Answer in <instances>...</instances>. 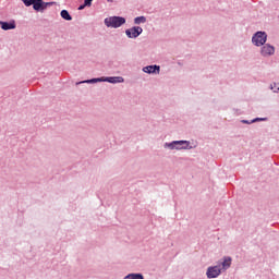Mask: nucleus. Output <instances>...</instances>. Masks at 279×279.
<instances>
[{"instance_id": "obj_1", "label": "nucleus", "mask_w": 279, "mask_h": 279, "mask_svg": "<svg viewBox=\"0 0 279 279\" xmlns=\"http://www.w3.org/2000/svg\"><path fill=\"white\" fill-rule=\"evenodd\" d=\"M104 23L106 27H111L112 29H119V27H123V25L128 23V20L120 15H112V16L106 17L104 20Z\"/></svg>"}, {"instance_id": "obj_2", "label": "nucleus", "mask_w": 279, "mask_h": 279, "mask_svg": "<svg viewBox=\"0 0 279 279\" xmlns=\"http://www.w3.org/2000/svg\"><path fill=\"white\" fill-rule=\"evenodd\" d=\"M267 38H268L267 32L257 31L252 36V44L255 47H262L263 45H265L267 43Z\"/></svg>"}, {"instance_id": "obj_3", "label": "nucleus", "mask_w": 279, "mask_h": 279, "mask_svg": "<svg viewBox=\"0 0 279 279\" xmlns=\"http://www.w3.org/2000/svg\"><path fill=\"white\" fill-rule=\"evenodd\" d=\"M260 56H263V58H271V56H274V53H276V47H274V45L271 44H265L263 46H260Z\"/></svg>"}, {"instance_id": "obj_4", "label": "nucleus", "mask_w": 279, "mask_h": 279, "mask_svg": "<svg viewBox=\"0 0 279 279\" xmlns=\"http://www.w3.org/2000/svg\"><path fill=\"white\" fill-rule=\"evenodd\" d=\"M206 276L208 279L219 278V276H221V265L209 266Z\"/></svg>"}, {"instance_id": "obj_5", "label": "nucleus", "mask_w": 279, "mask_h": 279, "mask_svg": "<svg viewBox=\"0 0 279 279\" xmlns=\"http://www.w3.org/2000/svg\"><path fill=\"white\" fill-rule=\"evenodd\" d=\"M141 34H143V27L141 26H133L131 28L125 29V35L132 39L138 38Z\"/></svg>"}, {"instance_id": "obj_6", "label": "nucleus", "mask_w": 279, "mask_h": 279, "mask_svg": "<svg viewBox=\"0 0 279 279\" xmlns=\"http://www.w3.org/2000/svg\"><path fill=\"white\" fill-rule=\"evenodd\" d=\"M143 73H147V75H158L160 74V65L151 64L146 65L142 69Z\"/></svg>"}, {"instance_id": "obj_7", "label": "nucleus", "mask_w": 279, "mask_h": 279, "mask_svg": "<svg viewBox=\"0 0 279 279\" xmlns=\"http://www.w3.org/2000/svg\"><path fill=\"white\" fill-rule=\"evenodd\" d=\"M0 27L3 32H10V29H16V21H0Z\"/></svg>"}, {"instance_id": "obj_8", "label": "nucleus", "mask_w": 279, "mask_h": 279, "mask_svg": "<svg viewBox=\"0 0 279 279\" xmlns=\"http://www.w3.org/2000/svg\"><path fill=\"white\" fill-rule=\"evenodd\" d=\"M104 81L108 82V84H123L125 78L123 76H104Z\"/></svg>"}, {"instance_id": "obj_9", "label": "nucleus", "mask_w": 279, "mask_h": 279, "mask_svg": "<svg viewBox=\"0 0 279 279\" xmlns=\"http://www.w3.org/2000/svg\"><path fill=\"white\" fill-rule=\"evenodd\" d=\"M182 149H193V146H191V142L186 140H178L177 150H182Z\"/></svg>"}, {"instance_id": "obj_10", "label": "nucleus", "mask_w": 279, "mask_h": 279, "mask_svg": "<svg viewBox=\"0 0 279 279\" xmlns=\"http://www.w3.org/2000/svg\"><path fill=\"white\" fill-rule=\"evenodd\" d=\"M104 81V76L100 77H93V78H87L81 82H76V86H80V84H99Z\"/></svg>"}, {"instance_id": "obj_11", "label": "nucleus", "mask_w": 279, "mask_h": 279, "mask_svg": "<svg viewBox=\"0 0 279 279\" xmlns=\"http://www.w3.org/2000/svg\"><path fill=\"white\" fill-rule=\"evenodd\" d=\"M33 10L35 12H45V0H35L33 2Z\"/></svg>"}, {"instance_id": "obj_12", "label": "nucleus", "mask_w": 279, "mask_h": 279, "mask_svg": "<svg viewBox=\"0 0 279 279\" xmlns=\"http://www.w3.org/2000/svg\"><path fill=\"white\" fill-rule=\"evenodd\" d=\"M123 279H145L143 272H130Z\"/></svg>"}, {"instance_id": "obj_13", "label": "nucleus", "mask_w": 279, "mask_h": 279, "mask_svg": "<svg viewBox=\"0 0 279 279\" xmlns=\"http://www.w3.org/2000/svg\"><path fill=\"white\" fill-rule=\"evenodd\" d=\"M231 265H232V257L225 256L223 262L221 263L222 269H230Z\"/></svg>"}, {"instance_id": "obj_14", "label": "nucleus", "mask_w": 279, "mask_h": 279, "mask_svg": "<svg viewBox=\"0 0 279 279\" xmlns=\"http://www.w3.org/2000/svg\"><path fill=\"white\" fill-rule=\"evenodd\" d=\"M60 16L61 19H63V21H73V16L71 15V13H69V10H61Z\"/></svg>"}, {"instance_id": "obj_15", "label": "nucleus", "mask_w": 279, "mask_h": 279, "mask_svg": "<svg viewBox=\"0 0 279 279\" xmlns=\"http://www.w3.org/2000/svg\"><path fill=\"white\" fill-rule=\"evenodd\" d=\"M177 146H178V141L166 142V143L163 144L165 149H171V150H173V149H177Z\"/></svg>"}, {"instance_id": "obj_16", "label": "nucleus", "mask_w": 279, "mask_h": 279, "mask_svg": "<svg viewBox=\"0 0 279 279\" xmlns=\"http://www.w3.org/2000/svg\"><path fill=\"white\" fill-rule=\"evenodd\" d=\"M141 23H147V17H145V15L136 16L134 19V24L135 25H141Z\"/></svg>"}, {"instance_id": "obj_17", "label": "nucleus", "mask_w": 279, "mask_h": 279, "mask_svg": "<svg viewBox=\"0 0 279 279\" xmlns=\"http://www.w3.org/2000/svg\"><path fill=\"white\" fill-rule=\"evenodd\" d=\"M21 1H22V3H24V5L26 8H32V5L34 7V1L35 0H21Z\"/></svg>"}, {"instance_id": "obj_18", "label": "nucleus", "mask_w": 279, "mask_h": 279, "mask_svg": "<svg viewBox=\"0 0 279 279\" xmlns=\"http://www.w3.org/2000/svg\"><path fill=\"white\" fill-rule=\"evenodd\" d=\"M56 1L45 2L44 1V11L47 10V8H51V5H56Z\"/></svg>"}, {"instance_id": "obj_19", "label": "nucleus", "mask_w": 279, "mask_h": 279, "mask_svg": "<svg viewBox=\"0 0 279 279\" xmlns=\"http://www.w3.org/2000/svg\"><path fill=\"white\" fill-rule=\"evenodd\" d=\"M276 86H278V84L274 83V84H270L269 88L274 93H279V87L276 88Z\"/></svg>"}, {"instance_id": "obj_20", "label": "nucleus", "mask_w": 279, "mask_h": 279, "mask_svg": "<svg viewBox=\"0 0 279 279\" xmlns=\"http://www.w3.org/2000/svg\"><path fill=\"white\" fill-rule=\"evenodd\" d=\"M258 121H267V118H254L251 120V123H258Z\"/></svg>"}, {"instance_id": "obj_21", "label": "nucleus", "mask_w": 279, "mask_h": 279, "mask_svg": "<svg viewBox=\"0 0 279 279\" xmlns=\"http://www.w3.org/2000/svg\"><path fill=\"white\" fill-rule=\"evenodd\" d=\"M86 8H88V5L83 2L81 5H78L77 10L82 11V10H85Z\"/></svg>"}, {"instance_id": "obj_22", "label": "nucleus", "mask_w": 279, "mask_h": 279, "mask_svg": "<svg viewBox=\"0 0 279 279\" xmlns=\"http://www.w3.org/2000/svg\"><path fill=\"white\" fill-rule=\"evenodd\" d=\"M241 123H243L244 125H252V120H241Z\"/></svg>"}, {"instance_id": "obj_23", "label": "nucleus", "mask_w": 279, "mask_h": 279, "mask_svg": "<svg viewBox=\"0 0 279 279\" xmlns=\"http://www.w3.org/2000/svg\"><path fill=\"white\" fill-rule=\"evenodd\" d=\"M84 3L87 8H90V5H93V0H84Z\"/></svg>"}, {"instance_id": "obj_24", "label": "nucleus", "mask_w": 279, "mask_h": 279, "mask_svg": "<svg viewBox=\"0 0 279 279\" xmlns=\"http://www.w3.org/2000/svg\"><path fill=\"white\" fill-rule=\"evenodd\" d=\"M177 64H178L179 66H183L182 61H178Z\"/></svg>"}, {"instance_id": "obj_25", "label": "nucleus", "mask_w": 279, "mask_h": 279, "mask_svg": "<svg viewBox=\"0 0 279 279\" xmlns=\"http://www.w3.org/2000/svg\"><path fill=\"white\" fill-rule=\"evenodd\" d=\"M107 1H108V3H112L113 0H107Z\"/></svg>"}]
</instances>
